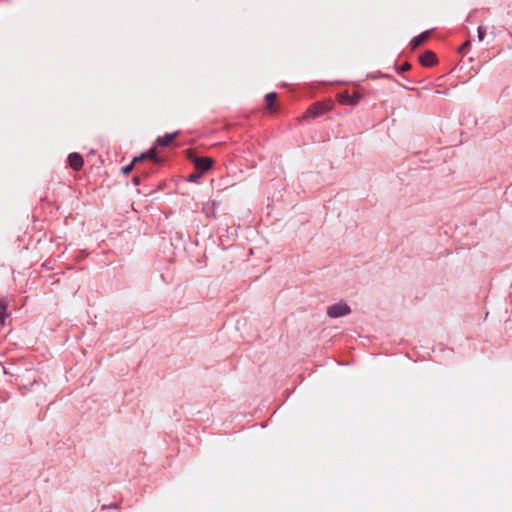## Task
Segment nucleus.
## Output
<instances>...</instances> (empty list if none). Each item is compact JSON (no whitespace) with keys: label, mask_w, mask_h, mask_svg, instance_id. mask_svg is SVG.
Returning a JSON list of instances; mask_svg holds the SVG:
<instances>
[{"label":"nucleus","mask_w":512,"mask_h":512,"mask_svg":"<svg viewBox=\"0 0 512 512\" xmlns=\"http://www.w3.org/2000/svg\"><path fill=\"white\" fill-rule=\"evenodd\" d=\"M333 105L334 104L331 100L317 102L308 108L304 117L305 118H315L317 116L323 115L326 112L330 111L332 109Z\"/></svg>","instance_id":"f257e3e1"},{"label":"nucleus","mask_w":512,"mask_h":512,"mask_svg":"<svg viewBox=\"0 0 512 512\" xmlns=\"http://www.w3.org/2000/svg\"><path fill=\"white\" fill-rule=\"evenodd\" d=\"M351 312L350 307L345 303H336L330 306L327 310V314L332 318H338L345 316Z\"/></svg>","instance_id":"f03ea898"},{"label":"nucleus","mask_w":512,"mask_h":512,"mask_svg":"<svg viewBox=\"0 0 512 512\" xmlns=\"http://www.w3.org/2000/svg\"><path fill=\"white\" fill-rule=\"evenodd\" d=\"M361 98L362 96L357 92H355L353 95H349L347 92L338 94V101L342 105H357Z\"/></svg>","instance_id":"7ed1b4c3"},{"label":"nucleus","mask_w":512,"mask_h":512,"mask_svg":"<svg viewBox=\"0 0 512 512\" xmlns=\"http://www.w3.org/2000/svg\"><path fill=\"white\" fill-rule=\"evenodd\" d=\"M193 162L195 168L202 174L211 168L213 159L209 157H196Z\"/></svg>","instance_id":"20e7f679"},{"label":"nucleus","mask_w":512,"mask_h":512,"mask_svg":"<svg viewBox=\"0 0 512 512\" xmlns=\"http://www.w3.org/2000/svg\"><path fill=\"white\" fill-rule=\"evenodd\" d=\"M68 161H69L70 167L75 171H79L83 167V164H84L83 157L79 153L69 154Z\"/></svg>","instance_id":"39448f33"},{"label":"nucleus","mask_w":512,"mask_h":512,"mask_svg":"<svg viewBox=\"0 0 512 512\" xmlns=\"http://www.w3.org/2000/svg\"><path fill=\"white\" fill-rule=\"evenodd\" d=\"M420 63L425 67L433 66L437 62L434 52L427 50L419 57Z\"/></svg>","instance_id":"423d86ee"},{"label":"nucleus","mask_w":512,"mask_h":512,"mask_svg":"<svg viewBox=\"0 0 512 512\" xmlns=\"http://www.w3.org/2000/svg\"><path fill=\"white\" fill-rule=\"evenodd\" d=\"M429 36H430V31H425V32L421 33L420 35H418L417 37H414L411 40L412 49H416L419 46H421L422 44H424L427 41V39L429 38Z\"/></svg>","instance_id":"0eeeda50"},{"label":"nucleus","mask_w":512,"mask_h":512,"mask_svg":"<svg viewBox=\"0 0 512 512\" xmlns=\"http://www.w3.org/2000/svg\"><path fill=\"white\" fill-rule=\"evenodd\" d=\"M144 159H150L155 163L160 162V159L157 157L155 148L151 149L146 153L141 154L139 157L134 158V163H138Z\"/></svg>","instance_id":"6e6552de"},{"label":"nucleus","mask_w":512,"mask_h":512,"mask_svg":"<svg viewBox=\"0 0 512 512\" xmlns=\"http://www.w3.org/2000/svg\"><path fill=\"white\" fill-rule=\"evenodd\" d=\"M276 101H277V94L274 92L268 93L265 96V103H266L267 110H269L270 112H275L276 111V107H275Z\"/></svg>","instance_id":"1a4fd4ad"},{"label":"nucleus","mask_w":512,"mask_h":512,"mask_svg":"<svg viewBox=\"0 0 512 512\" xmlns=\"http://www.w3.org/2000/svg\"><path fill=\"white\" fill-rule=\"evenodd\" d=\"M9 305V301L7 298H1L0 299V325L5 324V319L8 317L7 307Z\"/></svg>","instance_id":"9d476101"},{"label":"nucleus","mask_w":512,"mask_h":512,"mask_svg":"<svg viewBox=\"0 0 512 512\" xmlns=\"http://www.w3.org/2000/svg\"><path fill=\"white\" fill-rule=\"evenodd\" d=\"M176 136H177V133L166 134L163 137H159L157 139L156 143L159 146L166 147L175 139Z\"/></svg>","instance_id":"9b49d317"},{"label":"nucleus","mask_w":512,"mask_h":512,"mask_svg":"<svg viewBox=\"0 0 512 512\" xmlns=\"http://www.w3.org/2000/svg\"><path fill=\"white\" fill-rule=\"evenodd\" d=\"M477 33H478L479 41H483V39L485 37V30H484V28L483 27H478Z\"/></svg>","instance_id":"f8f14e48"},{"label":"nucleus","mask_w":512,"mask_h":512,"mask_svg":"<svg viewBox=\"0 0 512 512\" xmlns=\"http://www.w3.org/2000/svg\"><path fill=\"white\" fill-rule=\"evenodd\" d=\"M411 69V64L408 62H405L403 65L399 67V72H406Z\"/></svg>","instance_id":"ddd939ff"},{"label":"nucleus","mask_w":512,"mask_h":512,"mask_svg":"<svg viewBox=\"0 0 512 512\" xmlns=\"http://www.w3.org/2000/svg\"><path fill=\"white\" fill-rule=\"evenodd\" d=\"M135 164H136V163H134V160H133V161H132V163H131L130 165H128V166H126V167H124V168H123V173H124V174H126V175H127V174H129V173L132 171L133 166H134Z\"/></svg>","instance_id":"4468645a"},{"label":"nucleus","mask_w":512,"mask_h":512,"mask_svg":"<svg viewBox=\"0 0 512 512\" xmlns=\"http://www.w3.org/2000/svg\"><path fill=\"white\" fill-rule=\"evenodd\" d=\"M470 46V41H466L465 43H463L460 48H459V52H463L466 48H468Z\"/></svg>","instance_id":"2eb2a0df"},{"label":"nucleus","mask_w":512,"mask_h":512,"mask_svg":"<svg viewBox=\"0 0 512 512\" xmlns=\"http://www.w3.org/2000/svg\"><path fill=\"white\" fill-rule=\"evenodd\" d=\"M199 176H200V173H199V174H197V175H196V174H191V175L189 176V180H190V181H194V180H195L196 178H198Z\"/></svg>","instance_id":"dca6fc26"}]
</instances>
